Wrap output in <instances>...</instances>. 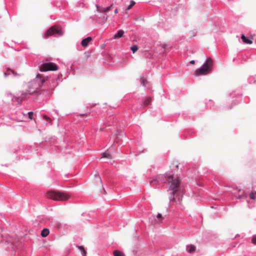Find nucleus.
<instances>
[{"label":"nucleus","instance_id":"1","mask_svg":"<svg viewBox=\"0 0 256 256\" xmlns=\"http://www.w3.org/2000/svg\"><path fill=\"white\" fill-rule=\"evenodd\" d=\"M58 80H60V75L44 76L38 74L36 77L26 84V91L20 92L18 97L15 98L18 102H20L28 96L36 94L42 96H50L54 89L58 85Z\"/></svg>","mask_w":256,"mask_h":256},{"label":"nucleus","instance_id":"2","mask_svg":"<svg viewBox=\"0 0 256 256\" xmlns=\"http://www.w3.org/2000/svg\"><path fill=\"white\" fill-rule=\"evenodd\" d=\"M156 176L159 182L162 185L168 182L169 186V190L172 191L171 195L169 197L170 202L182 200L183 188L180 186V180L177 177H174V174H158Z\"/></svg>","mask_w":256,"mask_h":256},{"label":"nucleus","instance_id":"3","mask_svg":"<svg viewBox=\"0 0 256 256\" xmlns=\"http://www.w3.org/2000/svg\"><path fill=\"white\" fill-rule=\"evenodd\" d=\"M212 60L208 58L200 68L195 70L194 75L195 76L207 75L212 72Z\"/></svg>","mask_w":256,"mask_h":256},{"label":"nucleus","instance_id":"4","mask_svg":"<svg viewBox=\"0 0 256 256\" xmlns=\"http://www.w3.org/2000/svg\"><path fill=\"white\" fill-rule=\"evenodd\" d=\"M96 6L97 10L98 12V14L97 15V20L98 23L103 24L106 23L107 20L108 16L107 14V12L111 10L112 7V4H111L106 8H104L98 4H96Z\"/></svg>","mask_w":256,"mask_h":256},{"label":"nucleus","instance_id":"5","mask_svg":"<svg viewBox=\"0 0 256 256\" xmlns=\"http://www.w3.org/2000/svg\"><path fill=\"white\" fill-rule=\"evenodd\" d=\"M46 196L48 198L54 200H64L69 198V196L64 192L54 190L48 191Z\"/></svg>","mask_w":256,"mask_h":256},{"label":"nucleus","instance_id":"6","mask_svg":"<svg viewBox=\"0 0 256 256\" xmlns=\"http://www.w3.org/2000/svg\"><path fill=\"white\" fill-rule=\"evenodd\" d=\"M152 102V98L147 96L144 98L139 103H136L132 106V110H143L144 108L148 107Z\"/></svg>","mask_w":256,"mask_h":256},{"label":"nucleus","instance_id":"7","mask_svg":"<svg viewBox=\"0 0 256 256\" xmlns=\"http://www.w3.org/2000/svg\"><path fill=\"white\" fill-rule=\"evenodd\" d=\"M39 69L40 72L54 71L57 70L58 68L56 64L46 60L40 65Z\"/></svg>","mask_w":256,"mask_h":256},{"label":"nucleus","instance_id":"8","mask_svg":"<svg viewBox=\"0 0 256 256\" xmlns=\"http://www.w3.org/2000/svg\"><path fill=\"white\" fill-rule=\"evenodd\" d=\"M56 34L58 36H62L64 34V31L61 28H58L56 26H53L49 28L44 34V38H48L50 36Z\"/></svg>","mask_w":256,"mask_h":256},{"label":"nucleus","instance_id":"9","mask_svg":"<svg viewBox=\"0 0 256 256\" xmlns=\"http://www.w3.org/2000/svg\"><path fill=\"white\" fill-rule=\"evenodd\" d=\"M4 77H7L10 76H12L13 77L20 76V74L14 72L10 68H7L6 70L4 72Z\"/></svg>","mask_w":256,"mask_h":256},{"label":"nucleus","instance_id":"10","mask_svg":"<svg viewBox=\"0 0 256 256\" xmlns=\"http://www.w3.org/2000/svg\"><path fill=\"white\" fill-rule=\"evenodd\" d=\"M17 120L18 121L22 122L25 121L26 119L27 118V113H24L22 111H20L17 112Z\"/></svg>","mask_w":256,"mask_h":256},{"label":"nucleus","instance_id":"11","mask_svg":"<svg viewBox=\"0 0 256 256\" xmlns=\"http://www.w3.org/2000/svg\"><path fill=\"white\" fill-rule=\"evenodd\" d=\"M150 186L154 188H157L161 185L159 182L156 176L152 180H150Z\"/></svg>","mask_w":256,"mask_h":256},{"label":"nucleus","instance_id":"12","mask_svg":"<svg viewBox=\"0 0 256 256\" xmlns=\"http://www.w3.org/2000/svg\"><path fill=\"white\" fill-rule=\"evenodd\" d=\"M91 40H92V38L91 36H88L87 38H84L82 40L81 44L83 47L86 48V47L88 46L89 42Z\"/></svg>","mask_w":256,"mask_h":256},{"label":"nucleus","instance_id":"13","mask_svg":"<svg viewBox=\"0 0 256 256\" xmlns=\"http://www.w3.org/2000/svg\"><path fill=\"white\" fill-rule=\"evenodd\" d=\"M124 34V31L122 30H118L117 32L114 36V38H122Z\"/></svg>","mask_w":256,"mask_h":256},{"label":"nucleus","instance_id":"14","mask_svg":"<svg viewBox=\"0 0 256 256\" xmlns=\"http://www.w3.org/2000/svg\"><path fill=\"white\" fill-rule=\"evenodd\" d=\"M108 158L109 160H111L112 158V156L108 153L107 152H105L102 154V157L100 158Z\"/></svg>","mask_w":256,"mask_h":256},{"label":"nucleus","instance_id":"15","mask_svg":"<svg viewBox=\"0 0 256 256\" xmlns=\"http://www.w3.org/2000/svg\"><path fill=\"white\" fill-rule=\"evenodd\" d=\"M241 38L243 42L246 44H252V40L248 38L244 34H242Z\"/></svg>","mask_w":256,"mask_h":256},{"label":"nucleus","instance_id":"16","mask_svg":"<svg viewBox=\"0 0 256 256\" xmlns=\"http://www.w3.org/2000/svg\"><path fill=\"white\" fill-rule=\"evenodd\" d=\"M50 233V230L48 228H44L41 232V236L43 238L47 236Z\"/></svg>","mask_w":256,"mask_h":256},{"label":"nucleus","instance_id":"17","mask_svg":"<svg viewBox=\"0 0 256 256\" xmlns=\"http://www.w3.org/2000/svg\"><path fill=\"white\" fill-rule=\"evenodd\" d=\"M170 167L172 171H174L175 172L176 170H178L179 165L177 162H174L170 166Z\"/></svg>","mask_w":256,"mask_h":256},{"label":"nucleus","instance_id":"18","mask_svg":"<svg viewBox=\"0 0 256 256\" xmlns=\"http://www.w3.org/2000/svg\"><path fill=\"white\" fill-rule=\"evenodd\" d=\"M196 250V247L194 245L187 246L186 251L189 253H192Z\"/></svg>","mask_w":256,"mask_h":256},{"label":"nucleus","instance_id":"19","mask_svg":"<svg viewBox=\"0 0 256 256\" xmlns=\"http://www.w3.org/2000/svg\"><path fill=\"white\" fill-rule=\"evenodd\" d=\"M42 116L43 119L47 122V124H52V120L50 116H46V114H42Z\"/></svg>","mask_w":256,"mask_h":256},{"label":"nucleus","instance_id":"20","mask_svg":"<svg viewBox=\"0 0 256 256\" xmlns=\"http://www.w3.org/2000/svg\"><path fill=\"white\" fill-rule=\"evenodd\" d=\"M78 248L80 250L82 256H86V252L83 246H78Z\"/></svg>","mask_w":256,"mask_h":256},{"label":"nucleus","instance_id":"21","mask_svg":"<svg viewBox=\"0 0 256 256\" xmlns=\"http://www.w3.org/2000/svg\"><path fill=\"white\" fill-rule=\"evenodd\" d=\"M240 102V101L238 100H232V106H228V110H230V109H232L234 106H236V104H238Z\"/></svg>","mask_w":256,"mask_h":256},{"label":"nucleus","instance_id":"22","mask_svg":"<svg viewBox=\"0 0 256 256\" xmlns=\"http://www.w3.org/2000/svg\"><path fill=\"white\" fill-rule=\"evenodd\" d=\"M248 82L250 84H253L255 83L256 82V78L255 76H250L248 78Z\"/></svg>","mask_w":256,"mask_h":256},{"label":"nucleus","instance_id":"23","mask_svg":"<svg viewBox=\"0 0 256 256\" xmlns=\"http://www.w3.org/2000/svg\"><path fill=\"white\" fill-rule=\"evenodd\" d=\"M114 256H125L124 254L118 250H116L114 252Z\"/></svg>","mask_w":256,"mask_h":256},{"label":"nucleus","instance_id":"24","mask_svg":"<svg viewBox=\"0 0 256 256\" xmlns=\"http://www.w3.org/2000/svg\"><path fill=\"white\" fill-rule=\"evenodd\" d=\"M135 4L136 2L134 0H130V4L126 8V10H130Z\"/></svg>","mask_w":256,"mask_h":256},{"label":"nucleus","instance_id":"25","mask_svg":"<svg viewBox=\"0 0 256 256\" xmlns=\"http://www.w3.org/2000/svg\"><path fill=\"white\" fill-rule=\"evenodd\" d=\"M130 50L133 53H134L138 50V46L136 45H133L130 47Z\"/></svg>","mask_w":256,"mask_h":256},{"label":"nucleus","instance_id":"26","mask_svg":"<svg viewBox=\"0 0 256 256\" xmlns=\"http://www.w3.org/2000/svg\"><path fill=\"white\" fill-rule=\"evenodd\" d=\"M241 96H242V94H238L237 95H236V91H234L232 92L230 94V96L232 97V98H234L235 97H238V96L241 97Z\"/></svg>","mask_w":256,"mask_h":256},{"label":"nucleus","instance_id":"27","mask_svg":"<svg viewBox=\"0 0 256 256\" xmlns=\"http://www.w3.org/2000/svg\"><path fill=\"white\" fill-rule=\"evenodd\" d=\"M34 116V112H27V118L30 120H32Z\"/></svg>","mask_w":256,"mask_h":256},{"label":"nucleus","instance_id":"28","mask_svg":"<svg viewBox=\"0 0 256 256\" xmlns=\"http://www.w3.org/2000/svg\"><path fill=\"white\" fill-rule=\"evenodd\" d=\"M140 82L141 84H142L144 86H146L147 81L144 78H140Z\"/></svg>","mask_w":256,"mask_h":256},{"label":"nucleus","instance_id":"29","mask_svg":"<svg viewBox=\"0 0 256 256\" xmlns=\"http://www.w3.org/2000/svg\"><path fill=\"white\" fill-rule=\"evenodd\" d=\"M250 198L252 200H256V196H255L254 193V192H252L250 194Z\"/></svg>","mask_w":256,"mask_h":256},{"label":"nucleus","instance_id":"30","mask_svg":"<svg viewBox=\"0 0 256 256\" xmlns=\"http://www.w3.org/2000/svg\"><path fill=\"white\" fill-rule=\"evenodd\" d=\"M252 242L254 244H256V234L252 236Z\"/></svg>","mask_w":256,"mask_h":256},{"label":"nucleus","instance_id":"31","mask_svg":"<svg viewBox=\"0 0 256 256\" xmlns=\"http://www.w3.org/2000/svg\"><path fill=\"white\" fill-rule=\"evenodd\" d=\"M52 4L54 6H56L58 8H59L60 7V5L58 4V2H56H56L54 1L52 2Z\"/></svg>","mask_w":256,"mask_h":256},{"label":"nucleus","instance_id":"32","mask_svg":"<svg viewBox=\"0 0 256 256\" xmlns=\"http://www.w3.org/2000/svg\"><path fill=\"white\" fill-rule=\"evenodd\" d=\"M8 96H10L12 100H14V96L12 94H8Z\"/></svg>","mask_w":256,"mask_h":256},{"label":"nucleus","instance_id":"33","mask_svg":"<svg viewBox=\"0 0 256 256\" xmlns=\"http://www.w3.org/2000/svg\"><path fill=\"white\" fill-rule=\"evenodd\" d=\"M188 132V131L187 130H186L184 132V135L186 136V133ZM188 133H189V134H192L193 133V132L192 131H190V132H188Z\"/></svg>","mask_w":256,"mask_h":256},{"label":"nucleus","instance_id":"34","mask_svg":"<svg viewBox=\"0 0 256 256\" xmlns=\"http://www.w3.org/2000/svg\"><path fill=\"white\" fill-rule=\"evenodd\" d=\"M162 214L160 213H158L157 214V218H162Z\"/></svg>","mask_w":256,"mask_h":256},{"label":"nucleus","instance_id":"35","mask_svg":"<svg viewBox=\"0 0 256 256\" xmlns=\"http://www.w3.org/2000/svg\"><path fill=\"white\" fill-rule=\"evenodd\" d=\"M194 62H195V61H194V60H190V64H194Z\"/></svg>","mask_w":256,"mask_h":256},{"label":"nucleus","instance_id":"36","mask_svg":"<svg viewBox=\"0 0 256 256\" xmlns=\"http://www.w3.org/2000/svg\"><path fill=\"white\" fill-rule=\"evenodd\" d=\"M117 12H118V9H117V8H116V9L114 10V13H115V14H117Z\"/></svg>","mask_w":256,"mask_h":256},{"label":"nucleus","instance_id":"37","mask_svg":"<svg viewBox=\"0 0 256 256\" xmlns=\"http://www.w3.org/2000/svg\"><path fill=\"white\" fill-rule=\"evenodd\" d=\"M100 130L101 131H103V130H104V128H100Z\"/></svg>","mask_w":256,"mask_h":256},{"label":"nucleus","instance_id":"38","mask_svg":"<svg viewBox=\"0 0 256 256\" xmlns=\"http://www.w3.org/2000/svg\"><path fill=\"white\" fill-rule=\"evenodd\" d=\"M212 103H213V102H212V100H210L209 101V104H212Z\"/></svg>","mask_w":256,"mask_h":256},{"label":"nucleus","instance_id":"39","mask_svg":"<svg viewBox=\"0 0 256 256\" xmlns=\"http://www.w3.org/2000/svg\"><path fill=\"white\" fill-rule=\"evenodd\" d=\"M82 116H85L86 115V116H88L87 114H80V116H82Z\"/></svg>","mask_w":256,"mask_h":256},{"label":"nucleus","instance_id":"40","mask_svg":"<svg viewBox=\"0 0 256 256\" xmlns=\"http://www.w3.org/2000/svg\"><path fill=\"white\" fill-rule=\"evenodd\" d=\"M254 192V194H256V191Z\"/></svg>","mask_w":256,"mask_h":256}]
</instances>
